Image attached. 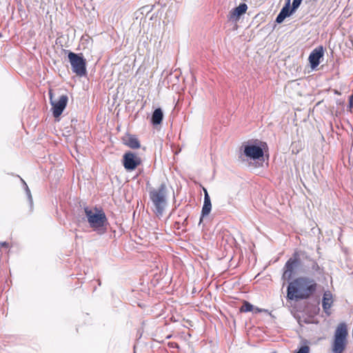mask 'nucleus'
Instances as JSON below:
<instances>
[{"instance_id":"nucleus-10","label":"nucleus","mask_w":353,"mask_h":353,"mask_svg":"<svg viewBox=\"0 0 353 353\" xmlns=\"http://www.w3.org/2000/svg\"><path fill=\"white\" fill-rule=\"evenodd\" d=\"M141 163V157L133 152L128 151L123 155L122 163L127 171L134 170Z\"/></svg>"},{"instance_id":"nucleus-12","label":"nucleus","mask_w":353,"mask_h":353,"mask_svg":"<svg viewBox=\"0 0 353 353\" xmlns=\"http://www.w3.org/2000/svg\"><path fill=\"white\" fill-rule=\"evenodd\" d=\"M323 54L324 50L321 46L316 48L311 52L308 59L312 69L316 68L320 64L321 59L323 58Z\"/></svg>"},{"instance_id":"nucleus-1","label":"nucleus","mask_w":353,"mask_h":353,"mask_svg":"<svg viewBox=\"0 0 353 353\" xmlns=\"http://www.w3.org/2000/svg\"><path fill=\"white\" fill-rule=\"evenodd\" d=\"M302 269V272L314 274H321L320 267L316 261L311 259L303 252L295 251L292 256L285 263L283 268L281 280L284 286L285 281H289L295 276L296 271Z\"/></svg>"},{"instance_id":"nucleus-8","label":"nucleus","mask_w":353,"mask_h":353,"mask_svg":"<svg viewBox=\"0 0 353 353\" xmlns=\"http://www.w3.org/2000/svg\"><path fill=\"white\" fill-rule=\"evenodd\" d=\"M302 1L303 0H293L291 5V0H285V5L276 16L275 22L280 24L285 19V18L289 17L295 13L300 7Z\"/></svg>"},{"instance_id":"nucleus-19","label":"nucleus","mask_w":353,"mask_h":353,"mask_svg":"<svg viewBox=\"0 0 353 353\" xmlns=\"http://www.w3.org/2000/svg\"><path fill=\"white\" fill-rule=\"evenodd\" d=\"M294 353H310V347L307 345H302Z\"/></svg>"},{"instance_id":"nucleus-13","label":"nucleus","mask_w":353,"mask_h":353,"mask_svg":"<svg viewBox=\"0 0 353 353\" xmlns=\"http://www.w3.org/2000/svg\"><path fill=\"white\" fill-rule=\"evenodd\" d=\"M123 143L132 149H138L141 147L140 141L134 134H128L123 138Z\"/></svg>"},{"instance_id":"nucleus-6","label":"nucleus","mask_w":353,"mask_h":353,"mask_svg":"<svg viewBox=\"0 0 353 353\" xmlns=\"http://www.w3.org/2000/svg\"><path fill=\"white\" fill-rule=\"evenodd\" d=\"M348 332L345 322L340 323L334 333L332 343V351L333 353H343L347 344Z\"/></svg>"},{"instance_id":"nucleus-2","label":"nucleus","mask_w":353,"mask_h":353,"mask_svg":"<svg viewBox=\"0 0 353 353\" xmlns=\"http://www.w3.org/2000/svg\"><path fill=\"white\" fill-rule=\"evenodd\" d=\"M287 298L289 300H304L313 295L317 288L316 281L307 276H299L288 281Z\"/></svg>"},{"instance_id":"nucleus-7","label":"nucleus","mask_w":353,"mask_h":353,"mask_svg":"<svg viewBox=\"0 0 353 353\" xmlns=\"http://www.w3.org/2000/svg\"><path fill=\"white\" fill-rule=\"evenodd\" d=\"M68 59L71 65L72 71L80 77L86 74V60L81 53H74L68 51Z\"/></svg>"},{"instance_id":"nucleus-22","label":"nucleus","mask_w":353,"mask_h":353,"mask_svg":"<svg viewBox=\"0 0 353 353\" xmlns=\"http://www.w3.org/2000/svg\"><path fill=\"white\" fill-rule=\"evenodd\" d=\"M261 312V310L258 308V307H256L255 312Z\"/></svg>"},{"instance_id":"nucleus-11","label":"nucleus","mask_w":353,"mask_h":353,"mask_svg":"<svg viewBox=\"0 0 353 353\" xmlns=\"http://www.w3.org/2000/svg\"><path fill=\"white\" fill-rule=\"evenodd\" d=\"M248 6L245 3H241L239 6L232 9L228 15V19L232 22H237L241 16L246 12Z\"/></svg>"},{"instance_id":"nucleus-20","label":"nucleus","mask_w":353,"mask_h":353,"mask_svg":"<svg viewBox=\"0 0 353 353\" xmlns=\"http://www.w3.org/2000/svg\"><path fill=\"white\" fill-rule=\"evenodd\" d=\"M203 193H204V199H210V195L208 192V190L205 188H203Z\"/></svg>"},{"instance_id":"nucleus-5","label":"nucleus","mask_w":353,"mask_h":353,"mask_svg":"<svg viewBox=\"0 0 353 353\" xmlns=\"http://www.w3.org/2000/svg\"><path fill=\"white\" fill-rule=\"evenodd\" d=\"M149 196L154 206V212L161 216L167 205V187L162 183L157 189L152 188L149 192Z\"/></svg>"},{"instance_id":"nucleus-21","label":"nucleus","mask_w":353,"mask_h":353,"mask_svg":"<svg viewBox=\"0 0 353 353\" xmlns=\"http://www.w3.org/2000/svg\"><path fill=\"white\" fill-rule=\"evenodd\" d=\"M0 245L3 247H6V248H8V243L4 241V242H1L0 243Z\"/></svg>"},{"instance_id":"nucleus-9","label":"nucleus","mask_w":353,"mask_h":353,"mask_svg":"<svg viewBox=\"0 0 353 353\" xmlns=\"http://www.w3.org/2000/svg\"><path fill=\"white\" fill-rule=\"evenodd\" d=\"M49 97L52 114L55 118L59 117L67 105L68 97L66 94H61L57 99H54L51 90L49 92Z\"/></svg>"},{"instance_id":"nucleus-4","label":"nucleus","mask_w":353,"mask_h":353,"mask_svg":"<svg viewBox=\"0 0 353 353\" xmlns=\"http://www.w3.org/2000/svg\"><path fill=\"white\" fill-rule=\"evenodd\" d=\"M267 147L265 142L255 140L252 143H246L241 147V152L248 159L263 161L264 150Z\"/></svg>"},{"instance_id":"nucleus-23","label":"nucleus","mask_w":353,"mask_h":353,"mask_svg":"<svg viewBox=\"0 0 353 353\" xmlns=\"http://www.w3.org/2000/svg\"><path fill=\"white\" fill-rule=\"evenodd\" d=\"M187 219H188V216H186V217L185 218L184 221H183V223H184L185 222H186V221H187Z\"/></svg>"},{"instance_id":"nucleus-14","label":"nucleus","mask_w":353,"mask_h":353,"mask_svg":"<svg viewBox=\"0 0 353 353\" xmlns=\"http://www.w3.org/2000/svg\"><path fill=\"white\" fill-rule=\"evenodd\" d=\"M332 295L330 292L327 291L323 294V299H322V307L324 310V312L327 314L330 315V310L332 305Z\"/></svg>"},{"instance_id":"nucleus-18","label":"nucleus","mask_w":353,"mask_h":353,"mask_svg":"<svg viewBox=\"0 0 353 353\" xmlns=\"http://www.w3.org/2000/svg\"><path fill=\"white\" fill-rule=\"evenodd\" d=\"M254 310V306L250 302L245 301L240 308L241 312H248Z\"/></svg>"},{"instance_id":"nucleus-3","label":"nucleus","mask_w":353,"mask_h":353,"mask_svg":"<svg viewBox=\"0 0 353 353\" xmlns=\"http://www.w3.org/2000/svg\"><path fill=\"white\" fill-rule=\"evenodd\" d=\"M83 210L90 227L99 235L107 232L108 221L104 211L97 207L91 209L84 206Z\"/></svg>"},{"instance_id":"nucleus-17","label":"nucleus","mask_w":353,"mask_h":353,"mask_svg":"<svg viewBox=\"0 0 353 353\" xmlns=\"http://www.w3.org/2000/svg\"><path fill=\"white\" fill-rule=\"evenodd\" d=\"M21 181H22L23 189L25 190L26 194L28 198V201L29 205H30V211L32 212V209H33V199H32L30 190L29 189L27 183L25 182V181L23 179H21Z\"/></svg>"},{"instance_id":"nucleus-16","label":"nucleus","mask_w":353,"mask_h":353,"mask_svg":"<svg viewBox=\"0 0 353 353\" xmlns=\"http://www.w3.org/2000/svg\"><path fill=\"white\" fill-rule=\"evenodd\" d=\"M211 210H212L211 199H207V198L204 199L203 204V207H202V210H201V216H200V220H199V224H201V223L202 222L203 219L205 216H208L210 213Z\"/></svg>"},{"instance_id":"nucleus-15","label":"nucleus","mask_w":353,"mask_h":353,"mask_svg":"<svg viewBox=\"0 0 353 353\" xmlns=\"http://www.w3.org/2000/svg\"><path fill=\"white\" fill-rule=\"evenodd\" d=\"M163 119V112L161 108H156L151 117L150 122L153 125H157L161 123Z\"/></svg>"},{"instance_id":"nucleus-24","label":"nucleus","mask_w":353,"mask_h":353,"mask_svg":"<svg viewBox=\"0 0 353 353\" xmlns=\"http://www.w3.org/2000/svg\"><path fill=\"white\" fill-rule=\"evenodd\" d=\"M98 282H99V285H101V281H100V280H98Z\"/></svg>"}]
</instances>
